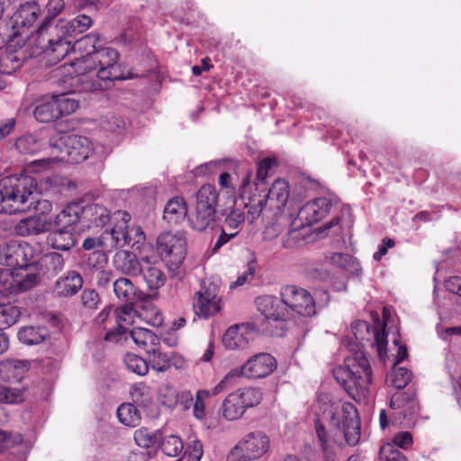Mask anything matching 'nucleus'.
I'll return each instance as SVG.
<instances>
[{"instance_id": "obj_1", "label": "nucleus", "mask_w": 461, "mask_h": 461, "mask_svg": "<svg viewBox=\"0 0 461 461\" xmlns=\"http://www.w3.org/2000/svg\"><path fill=\"white\" fill-rule=\"evenodd\" d=\"M56 33V38L48 39V47L44 52L50 61L57 63L73 50L80 54L71 62L75 84H80L79 91L103 90L109 84L122 79L117 72L118 51L105 45V40L98 33L92 32L83 36L72 46L70 36Z\"/></svg>"}, {"instance_id": "obj_2", "label": "nucleus", "mask_w": 461, "mask_h": 461, "mask_svg": "<svg viewBox=\"0 0 461 461\" xmlns=\"http://www.w3.org/2000/svg\"><path fill=\"white\" fill-rule=\"evenodd\" d=\"M32 177L28 176H8L0 179V213L13 214L34 208L39 212L22 219L14 226L19 236H37L53 227L50 212L52 204L48 200H40Z\"/></svg>"}, {"instance_id": "obj_3", "label": "nucleus", "mask_w": 461, "mask_h": 461, "mask_svg": "<svg viewBox=\"0 0 461 461\" xmlns=\"http://www.w3.org/2000/svg\"><path fill=\"white\" fill-rule=\"evenodd\" d=\"M324 414L329 419L330 429L333 431L331 436L326 432L325 427L319 420H315L314 428L320 443L325 461H338L339 450L341 443L338 438V434L343 435L346 443L350 446H356L360 439V420L355 406L349 402H345L339 408L338 405L331 404L328 411Z\"/></svg>"}, {"instance_id": "obj_4", "label": "nucleus", "mask_w": 461, "mask_h": 461, "mask_svg": "<svg viewBox=\"0 0 461 461\" xmlns=\"http://www.w3.org/2000/svg\"><path fill=\"white\" fill-rule=\"evenodd\" d=\"M333 375L348 395L357 402L365 400L369 393L372 371L366 357L362 351L346 359L345 366H338Z\"/></svg>"}, {"instance_id": "obj_5", "label": "nucleus", "mask_w": 461, "mask_h": 461, "mask_svg": "<svg viewBox=\"0 0 461 461\" xmlns=\"http://www.w3.org/2000/svg\"><path fill=\"white\" fill-rule=\"evenodd\" d=\"M131 215L125 211H116L113 213L114 226L106 229L99 237L102 248L111 251L116 248L129 245L140 249L145 241V234L140 226H129Z\"/></svg>"}, {"instance_id": "obj_6", "label": "nucleus", "mask_w": 461, "mask_h": 461, "mask_svg": "<svg viewBox=\"0 0 461 461\" xmlns=\"http://www.w3.org/2000/svg\"><path fill=\"white\" fill-rule=\"evenodd\" d=\"M157 249L167 261L173 275H182L181 267L186 256V240L181 233L163 232L157 238Z\"/></svg>"}, {"instance_id": "obj_7", "label": "nucleus", "mask_w": 461, "mask_h": 461, "mask_svg": "<svg viewBox=\"0 0 461 461\" xmlns=\"http://www.w3.org/2000/svg\"><path fill=\"white\" fill-rule=\"evenodd\" d=\"M262 393L252 387L239 389L230 393L222 402V415L228 420H236L246 410L260 403Z\"/></svg>"}, {"instance_id": "obj_8", "label": "nucleus", "mask_w": 461, "mask_h": 461, "mask_svg": "<svg viewBox=\"0 0 461 461\" xmlns=\"http://www.w3.org/2000/svg\"><path fill=\"white\" fill-rule=\"evenodd\" d=\"M268 437L260 431L247 434L227 456V461H250L265 455L269 449Z\"/></svg>"}, {"instance_id": "obj_9", "label": "nucleus", "mask_w": 461, "mask_h": 461, "mask_svg": "<svg viewBox=\"0 0 461 461\" xmlns=\"http://www.w3.org/2000/svg\"><path fill=\"white\" fill-rule=\"evenodd\" d=\"M280 295L286 306L288 316L290 311L305 317L316 313L315 301L307 290L295 285H285L281 288Z\"/></svg>"}, {"instance_id": "obj_10", "label": "nucleus", "mask_w": 461, "mask_h": 461, "mask_svg": "<svg viewBox=\"0 0 461 461\" xmlns=\"http://www.w3.org/2000/svg\"><path fill=\"white\" fill-rule=\"evenodd\" d=\"M34 251L24 241L11 240L0 245V265L23 269L31 266Z\"/></svg>"}, {"instance_id": "obj_11", "label": "nucleus", "mask_w": 461, "mask_h": 461, "mask_svg": "<svg viewBox=\"0 0 461 461\" xmlns=\"http://www.w3.org/2000/svg\"><path fill=\"white\" fill-rule=\"evenodd\" d=\"M218 286L211 282H203L194 297V311L203 318H208L221 310Z\"/></svg>"}, {"instance_id": "obj_12", "label": "nucleus", "mask_w": 461, "mask_h": 461, "mask_svg": "<svg viewBox=\"0 0 461 461\" xmlns=\"http://www.w3.org/2000/svg\"><path fill=\"white\" fill-rule=\"evenodd\" d=\"M59 141L64 146L66 153V156L62 155L59 158L60 160L80 163L86 160L92 151V143L85 136L71 134L60 138Z\"/></svg>"}, {"instance_id": "obj_13", "label": "nucleus", "mask_w": 461, "mask_h": 461, "mask_svg": "<svg viewBox=\"0 0 461 461\" xmlns=\"http://www.w3.org/2000/svg\"><path fill=\"white\" fill-rule=\"evenodd\" d=\"M25 269H18L17 272L6 269L0 273V282L5 292L10 294L24 292L38 283V276L35 273L25 272Z\"/></svg>"}, {"instance_id": "obj_14", "label": "nucleus", "mask_w": 461, "mask_h": 461, "mask_svg": "<svg viewBox=\"0 0 461 461\" xmlns=\"http://www.w3.org/2000/svg\"><path fill=\"white\" fill-rule=\"evenodd\" d=\"M276 367V361L270 354H256L243 364L244 377L263 378L272 374Z\"/></svg>"}, {"instance_id": "obj_15", "label": "nucleus", "mask_w": 461, "mask_h": 461, "mask_svg": "<svg viewBox=\"0 0 461 461\" xmlns=\"http://www.w3.org/2000/svg\"><path fill=\"white\" fill-rule=\"evenodd\" d=\"M258 312L267 321L281 322L288 318L284 300L273 295L259 296L255 301Z\"/></svg>"}, {"instance_id": "obj_16", "label": "nucleus", "mask_w": 461, "mask_h": 461, "mask_svg": "<svg viewBox=\"0 0 461 461\" xmlns=\"http://www.w3.org/2000/svg\"><path fill=\"white\" fill-rule=\"evenodd\" d=\"M331 205V202L327 198L314 199L300 208L295 219L309 227L323 219L330 211Z\"/></svg>"}, {"instance_id": "obj_17", "label": "nucleus", "mask_w": 461, "mask_h": 461, "mask_svg": "<svg viewBox=\"0 0 461 461\" xmlns=\"http://www.w3.org/2000/svg\"><path fill=\"white\" fill-rule=\"evenodd\" d=\"M254 330L249 323L231 326L223 334L222 344L229 350L243 349L248 347Z\"/></svg>"}, {"instance_id": "obj_18", "label": "nucleus", "mask_w": 461, "mask_h": 461, "mask_svg": "<svg viewBox=\"0 0 461 461\" xmlns=\"http://www.w3.org/2000/svg\"><path fill=\"white\" fill-rule=\"evenodd\" d=\"M84 205L81 203H71L68 204L54 218L52 217L53 227L61 226L71 230H79L83 227Z\"/></svg>"}, {"instance_id": "obj_19", "label": "nucleus", "mask_w": 461, "mask_h": 461, "mask_svg": "<svg viewBox=\"0 0 461 461\" xmlns=\"http://www.w3.org/2000/svg\"><path fill=\"white\" fill-rule=\"evenodd\" d=\"M133 303H128L118 307L115 310V322H116V330H111L105 334V340L109 341H117L118 337L122 334H124L126 330L124 325H131L135 322V318L143 317V313H138L137 311L132 307Z\"/></svg>"}, {"instance_id": "obj_20", "label": "nucleus", "mask_w": 461, "mask_h": 461, "mask_svg": "<svg viewBox=\"0 0 461 461\" xmlns=\"http://www.w3.org/2000/svg\"><path fill=\"white\" fill-rule=\"evenodd\" d=\"M114 269L131 277L141 275L142 266L137 256L129 250H118L112 259Z\"/></svg>"}, {"instance_id": "obj_21", "label": "nucleus", "mask_w": 461, "mask_h": 461, "mask_svg": "<svg viewBox=\"0 0 461 461\" xmlns=\"http://www.w3.org/2000/svg\"><path fill=\"white\" fill-rule=\"evenodd\" d=\"M83 286V277L76 270H68L55 282L53 293L58 297H71Z\"/></svg>"}, {"instance_id": "obj_22", "label": "nucleus", "mask_w": 461, "mask_h": 461, "mask_svg": "<svg viewBox=\"0 0 461 461\" xmlns=\"http://www.w3.org/2000/svg\"><path fill=\"white\" fill-rule=\"evenodd\" d=\"M93 25V20L86 14H78L72 20L60 19L53 28L54 32L63 36L75 37L83 33Z\"/></svg>"}, {"instance_id": "obj_23", "label": "nucleus", "mask_w": 461, "mask_h": 461, "mask_svg": "<svg viewBox=\"0 0 461 461\" xmlns=\"http://www.w3.org/2000/svg\"><path fill=\"white\" fill-rule=\"evenodd\" d=\"M112 221L114 226L113 214L111 216L104 206L98 203L84 205L83 227H104L107 222Z\"/></svg>"}, {"instance_id": "obj_24", "label": "nucleus", "mask_w": 461, "mask_h": 461, "mask_svg": "<svg viewBox=\"0 0 461 461\" xmlns=\"http://www.w3.org/2000/svg\"><path fill=\"white\" fill-rule=\"evenodd\" d=\"M41 14L39 5L34 2H26L20 5L12 16L14 27L23 28L32 26Z\"/></svg>"}, {"instance_id": "obj_25", "label": "nucleus", "mask_w": 461, "mask_h": 461, "mask_svg": "<svg viewBox=\"0 0 461 461\" xmlns=\"http://www.w3.org/2000/svg\"><path fill=\"white\" fill-rule=\"evenodd\" d=\"M271 208L282 209L289 197V185L284 179H276L267 193H261Z\"/></svg>"}, {"instance_id": "obj_26", "label": "nucleus", "mask_w": 461, "mask_h": 461, "mask_svg": "<svg viewBox=\"0 0 461 461\" xmlns=\"http://www.w3.org/2000/svg\"><path fill=\"white\" fill-rule=\"evenodd\" d=\"M390 406L393 410H400L405 419L412 417L419 411V404L414 393L399 392L393 394Z\"/></svg>"}, {"instance_id": "obj_27", "label": "nucleus", "mask_w": 461, "mask_h": 461, "mask_svg": "<svg viewBox=\"0 0 461 461\" xmlns=\"http://www.w3.org/2000/svg\"><path fill=\"white\" fill-rule=\"evenodd\" d=\"M29 369L27 361L5 359L0 362V376L6 382H19Z\"/></svg>"}, {"instance_id": "obj_28", "label": "nucleus", "mask_w": 461, "mask_h": 461, "mask_svg": "<svg viewBox=\"0 0 461 461\" xmlns=\"http://www.w3.org/2000/svg\"><path fill=\"white\" fill-rule=\"evenodd\" d=\"M113 287L116 298L121 302L134 303L141 297L140 291L128 277L122 276L116 279L113 283Z\"/></svg>"}, {"instance_id": "obj_29", "label": "nucleus", "mask_w": 461, "mask_h": 461, "mask_svg": "<svg viewBox=\"0 0 461 461\" xmlns=\"http://www.w3.org/2000/svg\"><path fill=\"white\" fill-rule=\"evenodd\" d=\"M77 240L70 229L61 228L50 232L47 237V243L51 248L59 250H69L76 245Z\"/></svg>"}, {"instance_id": "obj_30", "label": "nucleus", "mask_w": 461, "mask_h": 461, "mask_svg": "<svg viewBox=\"0 0 461 461\" xmlns=\"http://www.w3.org/2000/svg\"><path fill=\"white\" fill-rule=\"evenodd\" d=\"M34 117L38 122H50L59 119V113L55 103V96H45L35 107Z\"/></svg>"}, {"instance_id": "obj_31", "label": "nucleus", "mask_w": 461, "mask_h": 461, "mask_svg": "<svg viewBox=\"0 0 461 461\" xmlns=\"http://www.w3.org/2000/svg\"><path fill=\"white\" fill-rule=\"evenodd\" d=\"M187 214V206L184 198L174 197L170 199L164 209L163 218L169 223H178Z\"/></svg>"}, {"instance_id": "obj_32", "label": "nucleus", "mask_w": 461, "mask_h": 461, "mask_svg": "<svg viewBox=\"0 0 461 461\" xmlns=\"http://www.w3.org/2000/svg\"><path fill=\"white\" fill-rule=\"evenodd\" d=\"M215 218L216 210L195 207V211L189 218V221L194 230L203 231L213 226Z\"/></svg>"}, {"instance_id": "obj_33", "label": "nucleus", "mask_w": 461, "mask_h": 461, "mask_svg": "<svg viewBox=\"0 0 461 461\" xmlns=\"http://www.w3.org/2000/svg\"><path fill=\"white\" fill-rule=\"evenodd\" d=\"M309 230L302 222L294 219L291 223V229L283 239V246L287 249L301 246L304 243V239L308 235Z\"/></svg>"}, {"instance_id": "obj_34", "label": "nucleus", "mask_w": 461, "mask_h": 461, "mask_svg": "<svg viewBox=\"0 0 461 461\" xmlns=\"http://www.w3.org/2000/svg\"><path fill=\"white\" fill-rule=\"evenodd\" d=\"M18 339L26 345H38L44 342L50 336L45 327H23L18 331Z\"/></svg>"}, {"instance_id": "obj_35", "label": "nucleus", "mask_w": 461, "mask_h": 461, "mask_svg": "<svg viewBox=\"0 0 461 461\" xmlns=\"http://www.w3.org/2000/svg\"><path fill=\"white\" fill-rule=\"evenodd\" d=\"M130 335L136 346L146 351L152 347H158L160 342V339L156 334L145 328H134Z\"/></svg>"}, {"instance_id": "obj_36", "label": "nucleus", "mask_w": 461, "mask_h": 461, "mask_svg": "<svg viewBox=\"0 0 461 461\" xmlns=\"http://www.w3.org/2000/svg\"><path fill=\"white\" fill-rule=\"evenodd\" d=\"M162 438V433L159 429L150 430L148 428L141 427L134 431L135 443L143 448L155 447Z\"/></svg>"}, {"instance_id": "obj_37", "label": "nucleus", "mask_w": 461, "mask_h": 461, "mask_svg": "<svg viewBox=\"0 0 461 461\" xmlns=\"http://www.w3.org/2000/svg\"><path fill=\"white\" fill-rule=\"evenodd\" d=\"M218 203V193L216 188L211 185H203L196 194L195 207L204 209H214Z\"/></svg>"}, {"instance_id": "obj_38", "label": "nucleus", "mask_w": 461, "mask_h": 461, "mask_svg": "<svg viewBox=\"0 0 461 461\" xmlns=\"http://www.w3.org/2000/svg\"><path fill=\"white\" fill-rule=\"evenodd\" d=\"M23 62V55L20 51H5L0 56V73L11 75L20 68Z\"/></svg>"}, {"instance_id": "obj_39", "label": "nucleus", "mask_w": 461, "mask_h": 461, "mask_svg": "<svg viewBox=\"0 0 461 461\" xmlns=\"http://www.w3.org/2000/svg\"><path fill=\"white\" fill-rule=\"evenodd\" d=\"M117 417L122 424L136 427L140 424L141 416L136 406L131 403H122L117 409Z\"/></svg>"}, {"instance_id": "obj_40", "label": "nucleus", "mask_w": 461, "mask_h": 461, "mask_svg": "<svg viewBox=\"0 0 461 461\" xmlns=\"http://www.w3.org/2000/svg\"><path fill=\"white\" fill-rule=\"evenodd\" d=\"M149 354V361L152 369L157 372L164 373L171 367L172 359L170 357L160 351L157 347H152L147 349Z\"/></svg>"}, {"instance_id": "obj_41", "label": "nucleus", "mask_w": 461, "mask_h": 461, "mask_svg": "<svg viewBox=\"0 0 461 461\" xmlns=\"http://www.w3.org/2000/svg\"><path fill=\"white\" fill-rule=\"evenodd\" d=\"M158 444L162 452L170 457L180 456L184 452L183 440L176 435L162 437Z\"/></svg>"}, {"instance_id": "obj_42", "label": "nucleus", "mask_w": 461, "mask_h": 461, "mask_svg": "<svg viewBox=\"0 0 461 461\" xmlns=\"http://www.w3.org/2000/svg\"><path fill=\"white\" fill-rule=\"evenodd\" d=\"M276 165L274 158H266L258 162L255 186L258 192L264 193L267 190L266 180L269 171Z\"/></svg>"}, {"instance_id": "obj_43", "label": "nucleus", "mask_w": 461, "mask_h": 461, "mask_svg": "<svg viewBox=\"0 0 461 461\" xmlns=\"http://www.w3.org/2000/svg\"><path fill=\"white\" fill-rule=\"evenodd\" d=\"M330 260L333 266L350 273H357L360 270L359 263L349 254L333 253Z\"/></svg>"}, {"instance_id": "obj_44", "label": "nucleus", "mask_w": 461, "mask_h": 461, "mask_svg": "<svg viewBox=\"0 0 461 461\" xmlns=\"http://www.w3.org/2000/svg\"><path fill=\"white\" fill-rule=\"evenodd\" d=\"M141 275L149 290H157L163 286L166 282L165 274L160 268L154 266L148 267L145 269L142 268Z\"/></svg>"}, {"instance_id": "obj_45", "label": "nucleus", "mask_w": 461, "mask_h": 461, "mask_svg": "<svg viewBox=\"0 0 461 461\" xmlns=\"http://www.w3.org/2000/svg\"><path fill=\"white\" fill-rule=\"evenodd\" d=\"M20 309L11 303L0 304V330L11 327L18 321Z\"/></svg>"}, {"instance_id": "obj_46", "label": "nucleus", "mask_w": 461, "mask_h": 461, "mask_svg": "<svg viewBox=\"0 0 461 461\" xmlns=\"http://www.w3.org/2000/svg\"><path fill=\"white\" fill-rule=\"evenodd\" d=\"M124 364L130 372L137 375L144 376L149 372L148 362L136 354H126L124 357Z\"/></svg>"}, {"instance_id": "obj_47", "label": "nucleus", "mask_w": 461, "mask_h": 461, "mask_svg": "<svg viewBox=\"0 0 461 461\" xmlns=\"http://www.w3.org/2000/svg\"><path fill=\"white\" fill-rule=\"evenodd\" d=\"M131 396L132 401L143 407L149 406L152 402L149 386L144 383H137L131 386Z\"/></svg>"}, {"instance_id": "obj_48", "label": "nucleus", "mask_w": 461, "mask_h": 461, "mask_svg": "<svg viewBox=\"0 0 461 461\" xmlns=\"http://www.w3.org/2000/svg\"><path fill=\"white\" fill-rule=\"evenodd\" d=\"M267 204V203L261 192L249 196V202L246 203L249 221L253 222L260 215Z\"/></svg>"}, {"instance_id": "obj_49", "label": "nucleus", "mask_w": 461, "mask_h": 461, "mask_svg": "<svg viewBox=\"0 0 461 461\" xmlns=\"http://www.w3.org/2000/svg\"><path fill=\"white\" fill-rule=\"evenodd\" d=\"M24 401V389L0 384V403L19 404Z\"/></svg>"}, {"instance_id": "obj_50", "label": "nucleus", "mask_w": 461, "mask_h": 461, "mask_svg": "<svg viewBox=\"0 0 461 461\" xmlns=\"http://www.w3.org/2000/svg\"><path fill=\"white\" fill-rule=\"evenodd\" d=\"M16 149L22 154H35L41 149V144L35 136L29 134L19 137L14 144Z\"/></svg>"}, {"instance_id": "obj_51", "label": "nucleus", "mask_w": 461, "mask_h": 461, "mask_svg": "<svg viewBox=\"0 0 461 461\" xmlns=\"http://www.w3.org/2000/svg\"><path fill=\"white\" fill-rule=\"evenodd\" d=\"M179 399V394L174 386L169 384H164L158 390V400L160 402L169 408L173 409L176 406Z\"/></svg>"}, {"instance_id": "obj_52", "label": "nucleus", "mask_w": 461, "mask_h": 461, "mask_svg": "<svg viewBox=\"0 0 461 461\" xmlns=\"http://www.w3.org/2000/svg\"><path fill=\"white\" fill-rule=\"evenodd\" d=\"M54 96L59 118L74 113L78 108V101L67 95Z\"/></svg>"}, {"instance_id": "obj_53", "label": "nucleus", "mask_w": 461, "mask_h": 461, "mask_svg": "<svg viewBox=\"0 0 461 461\" xmlns=\"http://www.w3.org/2000/svg\"><path fill=\"white\" fill-rule=\"evenodd\" d=\"M128 122L118 115H110L103 122V129L108 132L121 134L124 131Z\"/></svg>"}, {"instance_id": "obj_54", "label": "nucleus", "mask_w": 461, "mask_h": 461, "mask_svg": "<svg viewBox=\"0 0 461 461\" xmlns=\"http://www.w3.org/2000/svg\"><path fill=\"white\" fill-rule=\"evenodd\" d=\"M65 7L64 0H50L47 4V11L49 19H46L43 23L40 26L38 32L41 36H43L46 27L54 17L59 14Z\"/></svg>"}, {"instance_id": "obj_55", "label": "nucleus", "mask_w": 461, "mask_h": 461, "mask_svg": "<svg viewBox=\"0 0 461 461\" xmlns=\"http://www.w3.org/2000/svg\"><path fill=\"white\" fill-rule=\"evenodd\" d=\"M411 372L405 367H394L392 375L393 385L401 390L403 389L411 380Z\"/></svg>"}, {"instance_id": "obj_56", "label": "nucleus", "mask_w": 461, "mask_h": 461, "mask_svg": "<svg viewBox=\"0 0 461 461\" xmlns=\"http://www.w3.org/2000/svg\"><path fill=\"white\" fill-rule=\"evenodd\" d=\"M380 457L385 461H407L405 456L391 443H387L380 448Z\"/></svg>"}, {"instance_id": "obj_57", "label": "nucleus", "mask_w": 461, "mask_h": 461, "mask_svg": "<svg viewBox=\"0 0 461 461\" xmlns=\"http://www.w3.org/2000/svg\"><path fill=\"white\" fill-rule=\"evenodd\" d=\"M23 442V436L20 433H9L0 430V451L13 447Z\"/></svg>"}, {"instance_id": "obj_58", "label": "nucleus", "mask_w": 461, "mask_h": 461, "mask_svg": "<svg viewBox=\"0 0 461 461\" xmlns=\"http://www.w3.org/2000/svg\"><path fill=\"white\" fill-rule=\"evenodd\" d=\"M185 453L188 455V461H200L203 454L202 442L198 439L190 441Z\"/></svg>"}, {"instance_id": "obj_59", "label": "nucleus", "mask_w": 461, "mask_h": 461, "mask_svg": "<svg viewBox=\"0 0 461 461\" xmlns=\"http://www.w3.org/2000/svg\"><path fill=\"white\" fill-rule=\"evenodd\" d=\"M413 440L412 436L408 431H402L394 435L393 443H391L395 448L401 447L402 449H408L412 446Z\"/></svg>"}, {"instance_id": "obj_60", "label": "nucleus", "mask_w": 461, "mask_h": 461, "mask_svg": "<svg viewBox=\"0 0 461 461\" xmlns=\"http://www.w3.org/2000/svg\"><path fill=\"white\" fill-rule=\"evenodd\" d=\"M81 301L85 307L95 309L100 303V297L94 289H85L81 294Z\"/></svg>"}, {"instance_id": "obj_61", "label": "nucleus", "mask_w": 461, "mask_h": 461, "mask_svg": "<svg viewBox=\"0 0 461 461\" xmlns=\"http://www.w3.org/2000/svg\"><path fill=\"white\" fill-rule=\"evenodd\" d=\"M352 333L357 340H364L369 333L370 325L365 321H356L351 324Z\"/></svg>"}, {"instance_id": "obj_62", "label": "nucleus", "mask_w": 461, "mask_h": 461, "mask_svg": "<svg viewBox=\"0 0 461 461\" xmlns=\"http://www.w3.org/2000/svg\"><path fill=\"white\" fill-rule=\"evenodd\" d=\"M375 342L378 356L383 357V356L386 353L387 347V335L384 330H375L374 332Z\"/></svg>"}, {"instance_id": "obj_63", "label": "nucleus", "mask_w": 461, "mask_h": 461, "mask_svg": "<svg viewBox=\"0 0 461 461\" xmlns=\"http://www.w3.org/2000/svg\"><path fill=\"white\" fill-rule=\"evenodd\" d=\"M244 219H245V217L242 212H240V211L234 210L227 215V217L225 219V223L229 229L235 230L240 224L243 223Z\"/></svg>"}, {"instance_id": "obj_64", "label": "nucleus", "mask_w": 461, "mask_h": 461, "mask_svg": "<svg viewBox=\"0 0 461 461\" xmlns=\"http://www.w3.org/2000/svg\"><path fill=\"white\" fill-rule=\"evenodd\" d=\"M446 289L461 297V276H451L445 282Z\"/></svg>"}]
</instances>
